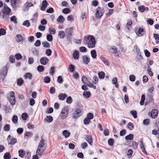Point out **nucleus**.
Here are the masks:
<instances>
[{"label": "nucleus", "instance_id": "1", "mask_svg": "<svg viewBox=\"0 0 159 159\" xmlns=\"http://www.w3.org/2000/svg\"><path fill=\"white\" fill-rule=\"evenodd\" d=\"M83 42L85 44H87L89 48H93L95 46V40L93 36L87 37L84 36L83 39Z\"/></svg>", "mask_w": 159, "mask_h": 159}, {"label": "nucleus", "instance_id": "2", "mask_svg": "<svg viewBox=\"0 0 159 159\" xmlns=\"http://www.w3.org/2000/svg\"><path fill=\"white\" fill-rule=\"evenodd\" d=\"M105 10L102 7H98L96 9V17L97 18H99L103 15L104 13Z\"/></svg>", "mask_w": 159, "mask_h": 159}, {"label": "nucleus", "instance_id": "3", "mask_svg": "<svg viewBox=\"0 0 159 159\" xmlns=\"http://www.w3.org/2000/svg\"><path fill=\"white\" fill-rule=\"evenodd\" d=\"M8 71V69L6 66L3 67L0 71V75L2 77V79L3 81L7 75Z\"/></svg>", "mask_w": 159, "mask_h": 159}, {"label": "nucleus", "instance_id": "4", "mask_svg": "<svg viewBox=\"0 0 159 159\" xmlns=\"http://www.w3.org/2000/svg\"><path fill=\"white\" fill-rule=\"evenodd\" d=\"M8 142V144L14 145L17 142V140L16 138H12L11 135H9L7 139Z\"/></svg>", "mask_w": 159, "mask_h": 159}, {"label": "nucleus", "instance_id": "5", "mask_svg": "<svg viewBox=\"0 0 159 159\" xmlns=\"http://www.w3.org/2000/svg\"><path fill=\"white\" fill-rule=\"evenodd\" d=\"M10 1L12 7L15 9H16L19 7L20 0H10Z\"/></svg>", "mask_w": 159, "mask_h": 159}, {"label": "nucleus", "instance_id": "6", "mask_svg": "<svg viewBox=\"0 0 159 159\" xmlns=\"http://www.w3.org/2000/svg\"><path fill=\"white\" fill-rule=\"evenodd\" d=\"M81 110L79 109H75V112L73 114V118H77L81 115Z\"/></svg>", "mask_w": 159, "mask_h": 159}, {"label": "nucleus", "instance_id": "7", "mask_svg": "<svg viewBox=\"0 0 159 159\" xmlns=\"http://www.w3.org/2000/svg\"><path fill=\"white\" fill-rule=\"evenodd\" d=\"M48 5V4L46 0H44L43 1H42V5L40 7L41 10L43 11H45Z\"/></svg>", "mask_w": 159, "mask_h": 159}, {"label": "nucleus", "instance_id": "8", "mask_svg": "<svg viewBox=\"0 0 159 159\" xmlns=\"http://www.w3.org/2000/svg\"><path fill=\"white\" fill-rule=\"evenodd\" d=\"M4 7L3 14H9L11 11V9L6 5V4H4Z\"/></svg>", "mask_w": 159, "mask_h": 159}, {"label": "nucleus", "instance_id": "9", "mask_svg": "<svg viewBox=\"0 0 159 159\" xmlns=\"http://www.w3.org/2000/svg\"><path fill=\"white\" fill-rule=\"evenodd\" d=\"M48 61L49 60L47 57H42L40 59V62L43 65H46Z\"/></svg>", "mask_w": 159, "mask_h": 159}, {"label": "nucleus", "instance_id": "10", "mask_svg": "<svg viewBox=\"0 0 159 159\" xmlns=\"http://www.w3.org/2000/svg\"><path fill=\"white\" fill-rule=\"evenodd\" d=\"M151 117L152 118H156L158 114V111L156 109H153L151 112Z\"/></svg>", "mask_w": 159, "mask_h": 159}, {"label": "nucleus", "instance_id": "11", "mask_svg": "<svg viewBox=\"0 0 159 159\" xmlns=\"http://www.w3.org/2000/svg\"><path fill=\"white\" fill-rule=\"evenodd\" d=\"M85 139L91 145H92L93 140L91 135H86Z\"/></svg>", "mask_w": 159, "mask_h": 159}, {"label": "nucleus", "instance_id": "12", "mask_svg": "<svg viewBox=\"0 0 159 159\" xmlns=\"http://www.w3.org/2000/svg\"><path fill=\"white\" fill-rule=\"evenodd\" d=\"M82 58L83 59V63L85 64H87L89 61L90 59L87 56H84Z\"/></svg>", "mask_w": 159, "mask_h": 159}, {"label": "nucleus", "instance_id": "13", "mask_svg": "<svg viewBox=\"0 0 159 159\" xmlns=\"http://www.w3.org/2000/svg\"><path fill=\"white\" fill-rule=\"evenodd\" d=\"M53 120L52 117L50 116H47L44 119V120L45 122L50 123L52 122Z\"/></svg>", "mask_w": 159, "mask_h": 159}, {"label": "nucleus", "instance_id": "14", "mask_svg": "<svg viewBox=\"0 0 159 159\" xmlns=\"http://www.w3.org/2000/svg\"><path fill=\"white\" fill-rule=\"evenodd\" d=\"M69 113L68 108L67 106L65 107L62 109L61 113L68 115Z\"/></svg>", "mask_w": 159, "mask_h": 159}, {"label": "nucleus", "instance_id": "15", "mask_svg": "<svg viewBox=\"0 0 159 159\" xmlns=\"http://www.w3.org/2000/svg\"><path fill=\"white\" fill-rule=\"evenodd\" d=\"M117 48L115 46H112L109 49V52L112 54H115L117 52Z\"/></svg>", "mask_w": 159, "mask_h": 159}, {"label": "nucleus", "instance_id": "16", "mask_svg": "<svg viewBox=\"0 0 159 159\" xmlns=\"http://www.w3.org/2000/svg\"><path fill=\"white\" fill-rule=\"evenodd\" d=\"M67 97L66 93H60L58 95V98L60 100H64Z\"/></svg>", "mask_w": 159, "mask_h": 159}, {"label": "nucleus", "instance_id": "17", "mask_svg": "<svg viewBox=\"0 0 159 159\" xmlns=\"http://www.w3.org/2000/svg\"><path fill=\"white\" fill-rule=\"evenodd\" d=\"M145 33L144 30L140 27L137 33L136 34H137V35L139 34L140 35V36H141L145 34Z\"/></svg>", "mask_w": 159, "mask_h": 159}, {"label": "nucleus", "instance_id": "18", "mask_svg": "<svg viewBox=\"0 0 159 159\" xmlns=\"http://www.w3.org/2000/svg\"><path fill=\"white\" fill-rule=\"evenodd\" d=\"M10 104L12 105H14L16 103L15 98L14 97H10L9 99Z\"/></svg>", "mask_w": 159, "mask_h": 159}, {"label": "nucleus", "instance_id": "19", "mask_svg": "<svg viewBox=\"0 0 159 159\" xmlns=\"http://www.w3.org/2000/svg\"><path fill=\"white\" fill-rule=\"evenodd\" d=\"M39 147H38L36 151V154L38 155H41L44 152V149H42L41 150V148Z\"/></svg>", "mask_w": 159, "mask_h": 159}, {"label": "nucleus", "instance_id": "20", "mask_svg": "<svg viewBox=\"0 0 159 159\" xmlns=\"http://www.w3.org/2000/svg\"><path fill=\"white\" fill-rule=\"evenodd\" d=\"M73 30V29L71 28L66 29V35H72Z\"/></svg>", "mask_w": 159, "mask_h": 159}, {"label": "nucleus", "instance_id": "21", "mask_svg": "<svg viewBox=\"0 0 159 159\" xmlns=\"http://www.w3.org/2000/svg\"><path fill=\"white\" fill-rule=\"evenodd\" d=\"M79 52L78 51H75L73 54V57L75 59H78L79 58Z\"/></svg>", "mask_w": 159, "mask_h": 159}, {"label": "nucleus", "instance_id": "22", "mask_svg": "<svg viewBox=\"0 0 159 159\" xmlns=\"http://www.w3.org/2000/svg\"><path fill=\"white\" fill-rule=\"evenodd\" d=\"M82 81L83 83L86 84H87L89 83V81L88 79L86 77V76H83L82 77Z\"/></svg>", "mask_w": 159, "mask_h": 159}, {"label": "nucleus", "instance_id": "23", "mask_svg": "<svg viewBox=\"0 0 159 159\" xmlns=\"http://www.w3.org/2000/svg\"><path fill=\"white\" fill-rule=\"evenodd\" d=\"M16 41L17 42H20L23 40V37L20 34H17L16 36Z\"/></svg>", "mask_w": 159, "mask_h": 159}, {"label": "nucleus", "instance_id": "24", "mask_svg": "<svg viewBox=\"0 0 159 159\" xmlns=\"http://www.w3.org/2000/svg\"><path fill=\"white\" fill-rule=\"evenodd\" d=\"M100 58L105 64L107 65V66H109V63L105 58L102 57V56H101Z\"/></svg>", "mask_w": 159, "mask_h": 159}, {"label": "nucleus", "instance_id": "25", "mask_svg": "<svg viewBox=\"0 0 159 159\" xmlns=\"http://www.w3.org/2000/svg\"><path fill=\"white\" fill-rule=\"evenodd\" d=\"M65 19L62 16L60 15L57 19V22L61 23H62L64 22Z\"/></svg>", "mask_w": 159, "mask_h": 159}, {"label": "nucleus", "instance_id": "26", "mask_svg": "<svg viewBox=\"0 0 159 159\" xmlns=\"http://www.w3.org/2000/svg\"><path fill=\"white\" fill-rule=\"evenodd\" d=\"M153 37L156 40V43L159 44V34H154Z\"/></svg>", "mask_w": 159, "mask_h": 159}, {"label": "nucleus", "instance_id": "27", "mask_svg": "<svg viewBox=\"0 0 159 159\" xmlns=\"http://www.w3.org/2000/svg\"><path fill=\"white\" fill-rule=\"evenodd\" d=\"M92 57L93 59H95L97 57L96 52L95 50H93L91 51L90 52Z\"/></svg>", "mask_w": 159, "mask_h": 159}, {"label": "nucleus", "instance_id": "28", "mask_svg": "<svg viewBox=\"0 0 159 159\" xmlns=\"http://www.w3.org/2000/svg\"><path fill=\"white\" fill-rule=\"evenodd\" d=\"M32 75L30 73H26L24 76V77L25 78H28L29 80H31L32 79Z\"/></svg>", "mask_w": 159, "mask_h": 159}, {"label": "nucleus", "instance_id": "29", "mask_svg": "<svg viewBox=\"0 0 159 159\" xmlns=\"http://www.w3.org/2000/svg\"><path fill=\"white\" fill-rule=\"evenodd\" d=\"M58 35L61 39H63L65 36V32L63 31H60L58 32Z\"/></svg>", "mask_w": 159, "mask_h": 159}, {"label": "nucleus", "instance_id": "30", "mask_svg": "<svg viewBox=\"0 0 159 159\" xmlns=\"http://www.w3.org/2000/svg\"><path fill=\"white\" fill-rule=\"evenodd\" d=\"M62 134L65 136V138H67L70 135V132H68L67 130H64L62 132Z\"/></svg>", "mask_w": 159, "mask_h": 159}, {"label": "nucleus", "instance_id": "31", "mask_svg": "<svg viewBox=\"0 0 159 159\" xmlns=\"http://www.w3.org/2000/svg\"><path fill=\"white\" fill-rule=\"evenodd\" d=\"M153 96L151 93L148 94L147 96V98L146 100L147 101H148L150 102L152 101V100Z\"/></svg>", "mask_w": 159, "mask_h": 159}, {"label": "nucleus", "instance_id": "32", "mask_svg": "<svg viewBox=\"0 0 159 159\" xmlns=\"http://www.w3.org/2000/svg\"><path fill=\"white\" fill-rule=\"evenodd\" d=\"M17 81V84L19 86H21L24 83V81L21 78L18 79Z\"/></svg>", "mask_w": 159, "mask_h": 159}, {"label": "nucleus", "instance_id": "33", "mask_svg": "<svg viewBox=\"0 0 159 159\" xmlns=\"http://www.w3.org/2000/svg\"><path fill=\"white\" fill-rule=\"evenodd\" d=\"M42 44L44 48H49L50 47L49 43L46 41L43 42H42Z\"/></svg>", "mask_w": 159, "mask_h": 159}, {"label": "nucleus", "instance_id": "34", "mask_svg": "<svg viewBox=\"0 0 159 159\" xmlns=\"http://www.w3.org/2000/svg\"><path fill=\"white\" fill-rule=\"evenodd\" d=\"M90 95V92L88 91H84L83 93V96L85 98H89Z\"/></svg>", "mask_w": 159, "mask_h": 159}, {"label": "nucleus", "instance_id": "35", "mask_svg": "<svg viewBox=\"0 0 159 159\" xmlns=\"http://www.w3.org/2000/svg\"><path fill=\"white\" fill-rule=\"evenodd\" d=\"M19 156L22 158H23L25 155L24 150L22 149H20L18 151Z\"/></svg>", "mask_w": 159, "mask_h": 159}, {"label": "nucleus", "instance_id": "36", "mask_svg": "<svg viewBox=\"0 0 159 159\" xmlns=\"http://www.w3.org/2000/svg\"><path fill=\"white\" fill-rule=\"evenodd\" d=\"M4 159H10L11 158V155L9 152H7L5 153L3 156Z\"/></svg>", "mask_w": 159, "mask_h": 159}, {"label": "nucleus", "instance_id": "37", "mask_svg": "<svg viewBox=\"0 0 159 159\" xmlns=\"http://www.w3.org/2000/svg\"><path fill=\"white\" fill-rule=\"evenodd\" d=\"M134 136L133 134H130L125 137V139L129 140H131L133 138Z\"/></svg>", "mask_w": 159, "mask_h": 159}, {"label": "nucleus", "instance_id": "38", "mask_svg": "<svg viewBox=\"0 0 159 159\" xmlns=\"http://www.w3.org/2000/svg\"><path fill=\"white\" fill-rule=\"evenodd\" d=\"M137 55L136 57V59L137 61H141V60L143 59V57L141 55V53L140 54H137Z\"/></svg>", "mask_w": 159, "mask_h": 159}, {"label": "nucleus", "instance_id": "39", "mask_svg": "<svg viewBox=\"0 0 159 159\" xmlns=\"http://www.w3.org/2000/svg\"><path fill=\"white\" fill-rule=\"evenodd\" d=\"M44 67L43 66L39 65L37 67V70L39 72H43L44 70Z\"/></svg>", "mask_w": 159, "mask_h": 159}, {"label": "nucleus", "instance_id": "40", "mask_svg": "<svg viewBox=\"0 0 159 159\" xmlns=\"http://www.w3.org/2000/svg\"><path fill=\"white\" fill-rule=\"evenodd\" d=\"M98 75L99 78L101 79H103L104 78L105 73L103 71H101L98 73Z\"/></svg>", "mask_w": 159, "mask_h": 159}, {"label": "nucleus", "instance_id": "41", "mask_svg": "<svg viewBox=\"0 0 159 159\" xmlns=\"http://www.w3.org/2000/svg\"><path fill=\"white\" fill-rule=\"evenodd\" d=\"M47 40L49 42H51L53 39V37L51 34H48L46 36Z\"/></svg>", "mask_w": 159, "mask_h": 159}, {"label": "nucleus", "instance_id": "42", "mask_svg": "<svg viewBox=\"0 0 159 159\" xmlns=\"http://www.w3.org/2000/svg\"><path fill=\"white\" fill-rule=\"evenodd\" d=\"M62 12L65 14H67L70 12V8H66L63 9L62 10Z\"/></svg>", "mask_w": 159, "mask_h": 159}, {"label": "nucleus", "instance_id": "43", "mask_svg": "<svg viewBox=\"0 0 159 159\" xmlns=\"http://www.w3.org/2000/svg\"><path fill=\"white\" fill-rule=\"evenodd\" d=\"M130 113L132 115L134 118H136L137 117V112L136 111L132 110L130 111Z\"/></svg>", "mask_w": 159, "mask_h": 159}, {"label": "nucleus", "instance_id": "44", "mask_svg": "<svg viewBox=\"0 0 159 159\" xmlns=\"http://www.w3.org/2000/svg\"><path fill=\"white\" fill-rule=\"evenodd\" d=\"M12 121L15 123L16 124L17 123L18 121V117L16 115H14L12 118Z\"/></svg>", "mask_w": 159, "mask_h": 159}, {"label": "nucleus", "instance_id": "45", "mask_svg": "<svg viewBox=\"0 0 159 159\" xmlns=\"http://www.w3.org/2000/svg\"><path fill=\"white\" fill-rule=\"evenodd\" d=\"M43 80L45 83H48L50 81V78L49 76H47L44 78Z\"/></svg>", "mask_w": 159, "mask_h": 159}, {"label": "nucleus", "instance_id": "46", "mask_svg": "<svg viewBox=\"0 0 159 159\" xmlns=\"http://www.w3.org/2000/svg\"><path fill=\"white\" fill-rule=\"evenodd\" d=\"M143 123L144 125H148L150 123V120L149 119H147L143 120Z\"/></svg>", "mask_w": 159, "mask_h": 159}, {"label": "nucleus", "instance_id": "47", "mask_svg": "<svg viewBox=\"0 0 159 159\" xmlns=\"http://www.w3.org/2000/svg\"><path fill=\"white\" fill-rule=\"evenodd\" d=\"M145 6L144 5L141 6L139 7V11L141 12H143L145 11Z\"/></svg>", "mask_w": 159, "mask_h": 159}, {"label": "nucleus", "instance_id": "48", "mask_svg": "<svg viewBox=\"0 0 159 159\" xmlns=\"http://www.w3.org/2000/svg\"><path fill=\"white\" fill-rule=\"evenodd\" d=\"M84 123L85 125H87L89 124L90 122V120L88 118H85L84 120Z\"/></svg>", "mask_w": 159, "mask_h": 159}, {"label": "nucleus", "instance_id": "49", "mask_svg": "<svg viewBox=\"0 0 159 159\" xmlns=\"http://www.w3.org/2000/svg\"><path fill=\"white\" fill-rule=\"evenodd\" d=\"M132 143V144L131 145L132 147H133L134 149H136L138 147V143L134 141H133Z\"/></svg>", "mask_w": 159, "mask_h": 159}, {"label": "nucleus", "instance_id": "50", "mask_svg": "<svg viewBox=\"0 0 159 159\" xmlns=\"http://www.w3.org/2000/svg\"><path fill=\"white\" fill-rule=\"evenodd\" d=\"M21 117L24 120H25L28 117V115L26 113H24L22 114Z\"/></svg>", "mask_w": 159, "mask_h": 159}, {"label": "nucleus", "instance_id": "51", "mask_svg": "<svg viewBox=\"0 0 159 159\" xmlns=\"http://www.w3.org/2000/svg\"><path fill=\"white\" fill-rule=\"evenodd\" d=\"M128 127L129 129L133 130L134 128V125L132 123L129 122L128 124Z\"/></svg>", "mask_w": 159, "mask_h": 159}, {"label": "nucleus", "instance_id": "52", "mask_svg": "<svg viewBox=\"0 0 159 159\" xmlns=\"http://www.w3.org/2000/svg\"><path fill=\"white\" fill-rule=\"evenodd\" d=\"M23 25L27 27H28L30 25V23L29 20H26L23 23Z\"/></svg>", "mask_w": 159, "mask_h": 159}, {"label": "nucleus", "instance_id": "53", "mask_svg": "<svg viewBox=\"0 0 159 159\" xmlns=\"http://www.w3.org/2000/svg\"><path fill=\"white\" fill-rule=\"evenodd\" d=\"M33 135V134L31 132H26L25 134V136L28 137H31Z\"/></svg>", "mask_w": 159, "mask_h": 159}, {"label": "nucleus", "instance_id": "54", "mask_svg": "<svg viewBox=\"0 0 159 159\" xmlns=\"http://www.w3.org/2000/svg\"><path fill=\"white\" fill-rule=\"evenodd\" d=\"M4 130L6 131H8L10 130V125L9 124L5 125L3 127Z\"/></svg>", "mask_w": 159, "mask_h": 159}, {"label": "nucleus", "instance_id": "55", "mask_svg": "<svg viewBox=\"0 0 159 159\" xmlns=\"http://www.w3.org/2000/svg\"><path fill=\"white\" fill-rule=\"evenodd\" d=\"M134 49L135 50V52L138 55L141 53L138 47L137 46H135L134 48Z\"/></svg>", "mask_w": 159, "mask_h": 159}, {"label": "nucleus", "instance_id": "56", "mask_svg": "<svg viewBox=\"0 0 159 159\" xmlns=\"http://www.w3.org/2000/svg\"><path fill=\"white\" fill-rule=\"evenodd\" d=\"M69 68L70 70V71L73 72L74 70L75 67L74 65L72 64H70L69 66Z\"/></svg>", "mask_w": 159, "mask_h": 159}, {"label": "nucleus", "instance_id": "57", "mask_svg": "<svg viewBox=\"0 0 159 159\" xmlns=\"http://www.w3.org/2000/svg\"><path fill=\"white\" fill-rule=\"evenodd\" d=\"M6 34V30L3 28L0 29V36L4 35Z\"/></svg>", "mask_w": 159, "mask_h": 159}, {"label": "nucleus", "instance_id": "58", "mask_svg": "<svg viewBox=\"0 0 159 159\" xmlns=\"http://www.w3.org/2000/svg\"><path fill=\"white\" fill-rule=\"evenodd\" d=\"M87 118H89L90 120L93 119V114L91 112L88 113L87 114Z\"/></svg>", "mask_w": 159, "mask_h": 159}, {"label": "nucleus", "instance_id": "59", "mask_svg": "<svg viewBox=\"0 0 159 159\" xmlns=\"http://www.w3.org/2000/svg\"><path fill=\"white\" fill-rule=\"evenodd\" d=\"M147 72L150 76H152L153 75V73L151 71V68L149 66H148L147 68Z\"/></svg>", "mask_w": 159, "mask_h": 159}, {"label": "nucleus", "instance_id": "60", "mask_svg": "<svg viewBox=\"0 0 159 159\" xmlns=\"http://www.w3.org/2000/svg\"><path fill=\"white\" fill-rule=\"evenodd\" d=\"M32 52L33 54L34 55L37 56V55H38V51L36 49V48H33L32 50Z\"/></svg>", "mask_w": 159, "mask_h": 159}, {"label": "nucleus", "instance_id": "61", "mask_svg": "<svg viewBox=\"0 0 159 159\" xmlns=\"http://www.w3.org/2000/svg\"><path fill=\"white\" fill-rule=\"evenodd\" d=\"M93 83L95 84H96L98 82V78L97 76H95L93 77Z\"/></svg>", "mask_w": 159, "mask_h": 159}, {"label": "nucleus", "instance_id": "62", "mask_svg": "<svg viewBox=\"0 0 159 159\" xmlns=\"http://www.w3.org/2000/svg\"><path fill=\"white\" fill-rule=\"evenodd\" d=\"M135 77L134 75H131L129 76V79L131 81L134 82L135 80Z\"/></svg>", "mask_w": 159, "mask_h": 159}, {"label": "nucleus", "instance_id": "63", "mask_svg": "<svg viewBox=\"0 0 159 159\" xmlns=\"http://www.w3.org/2000/svg\"><path fill=\"white\" fill-rule=\"evenodd\" d=\"M109 145L110 146H112L114 142L113 139H109L108 141Z\"/></svg>", "mask_w": 159, "mask_h": 159}, {"label": "nucleus", "instance_id": "64", "mask_svg": "<svg viewBox=\"0 0 159 159\" xmlns=\"http://www.w3.org/2000/svg\"><path fill=\"white\" fill-rule=\"evenodd\" d=\"M80 51L82 52H86L87 49L86 48L84 47H81L80 48Z\"/></svg>", "mask_w": 159, "mask_h": 159}]
</instances>
